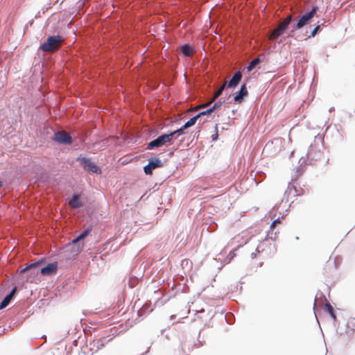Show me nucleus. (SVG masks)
<instances>
[{
	"label": "nucleus",
	"instance_id": "7c9ffc66",
	"mask_svg": "<svg viewBox=\"0 0 355 355\" xmlns=\"http://www.w3.org/2000/svg\"><path fill=\"white\" fill-rule=\"evenodd\" d=\"M105 338H99L96 342V345H97L96 349H98L101 347H103L105 345Z\"/></svg>",
	"mask_w": 355,
	"mask_h": 355
},
{
	"label": "nucleus",
	"instance_id": "bb28decb",
	"mask_svg": "<svg viewBox=\"0 0 355 355\" xmlns=\"http://www.w3.org/2000/svg\"><path fill=\"white\" fill-rule=\"evenodd\" d=\"M227 87V82H225L220 87L219 89L216 91L215 95H214V98H218L219 96H220L223 92V90L225 89V88Z\"/></svg>",
	"mask_w": 355,
	"mask_h": 355
},
{
	"label": "nucleus",
	"instance_id": "b1692460",
	"mask_svg": "<svg viewBox=\"0 0 355 355\" xmlns=\"http://www.w3.org/2000/svg\"><path fill=\"white\" fill-rule=\"evenodd\" d=\"M32 269H34L31 262L28 263V264H26L22 268L20 269V270L19 271V272L20 274H24Z\"/></svg>",
	"mask_w": 355,
	"mask_h": 355
},
{
	"label": "nucleus",
	"instance_id": "aec40b11",
	"mask_svg": "<svg viewBox=\"0 0 355 355\" xmlns=\"http://www.w3.org/2000/svg\"><path fill=\"white\" fill-rule=\"evenodd\" d=\"M226 102L225 100L223 101H218L217 102H216L211 107H210L211 108V110L212 111V112H217L220 107L221 106L225 104Z\"/></svg>",
	"mask_w": 355,
	"mask_h": 355
},
{
	"label": "nucleus",
	"instance_id": "7ed1b4c3",
	"mask_svg": "<svg viewBox=\"0 0 355 355\" xmlns=\"http://www.w3.org/2000/svg\"><path fill=\"white\" fill-rule=\"evenodd\" d=\"M76 161L80 164L84 171L89 173L101 174L102 171L94 162L91 160V158L83 157L82 155L76 158Z\"/></svg>",
	"mask_w": 355,
	"mask_h": 355
},
{
	"label": "nucleus",
	"instance_id": "c85d7f7f",
	"mask_svg": "<svg viewBox=\"0 0 355 355\" xmlns=\"http://www.w3.org/2000/svg\"><path fill=\"white\" fill-rule=\"evenodd\" d=\"M318 9L319 8L318 6H313L311 8V10L307 12L306 14L309 15L313 19V17L316 15Z\"/></svg>",
	"mask_w": 355,
	"mask_h": 355
},
{
	"label": "nucleus",
	"instance_id": "a211bd4d",
	"mask_svg": "<svg viewBox=\"0 0 355 355\" xmlns=\"http://www.w3.org/2000/svg\"><path fill=\"white\" fill-rule=\"evenodd\" d=\"M324 309L329 313V315L333 319V320L335 321L336 320V313L334 310L333 306L327 301H326L325 302Z\"/></svg>",
	"mask_w": 355,
	"mask_h": 355
},
{
	"label": "nucleus",
	"instance_id": "58836bf2",
	"mask_svg": "<svg viewBox=\"0 0 355 355\" xmlns=\"http://www.w3.org/2000/svg\"><path fill=\"white\" fill-rule=\"evenodd\" d=\"M334 110V107H331L329 108V112H331Z\"/></svg>",
	"mask_w": 355,
	"mask_h": 355
},
{
	"label": "nucleus",
	"instance_id": "9b49d317",
	"mask_svg": "<svg viewBox=\"0 0 355 355\" xmlns=\"http://www.w3.org/2000/svg\"><path fill=\"white\" fill-rule=\"evenodd\" d=\"M18 288L17 286H15L10 293L7 294L4 298L2 300V301L0 302V310L6 308L10 302L11 301L15 298V297L17 295Z\"/></svg>",
	"mask_w": 355,
	"mask_h": 355
},
{
	"label": "nucleus",
	"instance_id": "ddd939ff",
	"mask_svg": "<svg viewBox=\"0 0 355 355\" xmlns=\"http://www.w3.org/2000/svg\"><path fill=\"white\" fill-rule=\"evenodd\" d=\"M292 21L293 17L291 16H288V17H286L276 28V34L278 36L282 35L288 30Z\"/></svg>",
	"mask_w": 355,
	"mask_h": 355
},
{
	"label": "nucleus",
	"instance_id": "393cba45",
	"mask_svg": "<svg viewBox=\"0 0 355 355\" xmlns=\"http://www.w3.org/2000/svg\"><path fill=\"white\" fill-rule=\"evenodd\" d=\"M212 113V111L211 110V108H208L206 110H204V111H202V112H198L196 116L198 118V119L202 116H209Z\"/></svg>",
	"mask_w": 355,
	"mask_h": 355
},
{
	"label": "nucleus",
	"instance_id": "0eeeda50",
	"mask_svg": "<svg viewBox=\"0 0 355 355\" xmlns=\"http://www.w3.org/2000/svg\"><path fill=\"white\" fill-rule=\"evenodd\" d=\"M166 139L165 135L163 133L158 136L157 138L153 139L147 144L148 150H153L155 148L161 147L164 145L168 144V142L166 141Z\"/></svg>",
	"mask_w": 355,
	"mask_h": 355
},
{
	"label": "nucleus",
	"instance_id": "c9c22d12",
	"mask_svg": "<svg viewBox=\"0 0 355 355\" xmlns=\"http://www.w3.org/2000/svg\"><path fill=\"white\" fill-rule=\"evenodd\" d=\"M225 320H226L227 323L232 324V321L229 320L227 315H225Z\"/></svg>",
	"mask_w": 355,
	"mask_h": 355
},
{
	"label": "nucleus",
	"instance_id": "f03ea898",
	"mask_svg": "<svg viewBox=\"0 0 355 355\" xmlns=\"http://www.w3.org/2000/svg\"><path fill=\"white\" fill-rule=\"evenodd\" d=\"M314 142L320 143V145L316 147V144H311L307 150L306 156L309 160V163L311 164L313 161L317 160L321 156V148L323 147V137L320 134L315 136Z\"/></svg>",
	"mask_w": 355,
	"mask_h": 355
},
{
	"label": "nucleus",
	"instance_id": "a878e982",
	"mask_svg": "<svg viewBox=\"0 0 355 355\" xmlns=\"http://www.w3.org/2000/svg\"><path fill=\"white\" fill-rule=\"evenodd\" d=\"M321 31V28L320 25H316L314 28L311 31L310 35H309V37H313Z\"/></svg>",
	"mask_w": 355,
	"mask_h": 355
},
{
	"label": "nucleus",
	"instance_id": "5701e85b",
	"mask_svg": "<svg viewBox=\"0 0 355 355\" xmlns=\"http://www.w3.org/2000/svg\"><path fill=\"white\" fill-rule=\"evenodd\" d=\"M164 134L165 135L166 139H167L166 141L168 142V144H172L174 135H175L173 131H168V132Z\"/></svg>",
	"mask_w": 355,
	"mask_h": 355
},
{
	"label": "nucleus",
	"instance_id": "ea45409f",
	"mask_svg": "<svg viewBox=\"0 0 355 355\" xmlns=\"http://www.w3.org/2000/svg\"><path fill=\"white\" fill-rule=\"evenodd\" d=\"M176 315H171V319H173V318H175Z\"/></svg>",
	"mask_w": 355,
	"mask_h": 355
},
{
	"label": "nucleus",
	"instance_id": "6ab92c4d",
	"mask_svg": "<svg viewBox=\"0 0 355 355\" xmlns=\"http://www.w3.org/2000/svg\"><path fill=\"white\" fill-rule=\"evenodd\" d=\"M197 120H198V118L195 115L194 116L191 117L189 120H188L187 121H186L184 123L183 128L187 129V128L193 126V125H195Z\"/></svg>",
	"mask_w": 355,
	"mask_h": 355
},
{
	"label": "nucleus",
	"instance_id": "f8f14e48",
	"mask_svg": "<svg viewBox=\"0 0 355 355\" xmlns=\"http://www.w3.org/2000/svg\"><path fill=\"white\" fill-rule=\"evenodd\" d=\"M241 79L242 72L239 70L232 75L229 82H227V87L230 89L236 88L241 81Z\"/></svg>",
	"mask_w": 355,
	"mask_h": 355
},
{
	"label": "nucleus",
	"instance_id": "a19ab883",
	"mask_svg": "<svg viewBox=\"0 0 355 355\" xmlns=\"http://www.w3.org/2000/svg\"><path fill=\"white\" fill-rule=\"evenodd\" d=\"M3 186V182L0 180V188Z\"/></svg>",
	"mask_w": 355,
	"mask_h": 355
},
{
	"label": "nucleus",
	"instance_id": "f3484780",
	"mask_svg": "<svg viewBox=\"0 0 355 355\" xmlns=\"http://www.w3.org/2000/svg\"><path fill=\"white\" fill-rule=\"evenodd\" d=\"M262 62L260 57L256 58L252 60L249 64L246 67V69L248 72L252 71L254 68L257 67Z\"/></svg>",
	"mask_w": 355,
	"mask_h": 355
},
{
	"label": "nucleus",
	"instance_id": "2eb2a0df",
	"mask_svg": "<svg viewBox=\"0 0 355 355\" xmlns=\"http://www.w3.org/2000/svg\"><path fill=\"white\" fill-rule=\"evenodd\" d=\"M81 195L78 193H73L69 200V204L73 209H80L84 204L80 200Z\"/></svg>",
	"mask_w": 355,
	"mask_h": 355
},
{
	"label": "nucleus",
	"instance_id": "473e14b6",
	"mask_svg": "<svg viewBox=\"0 0 355 355\" xmlns=\"http://www.w3.org/2000/svg\"><path fill=\"white\" fill-rule=\"evenodd\" d=\"M279 222H280V218H277L276 220H275L272 223V224H271V225H270V228H272V227L275 225V224H276V223H279Z\"/></svg>",
	"mask_w": 355,
	"mask_h": 355
},
{
	"label": "nucleus",
	"instance_id": "cd10ccee",
	"mask_svg": "<svg viewBox=\"0 0 355 355\" xmlns=\"http://www.w3.org/2000/svg\"><path fill=\"white\" fill-rule=\"evenodd\" d=\"M44 261H45L44 259L41 258V259H35L33 261L31 262V263H32L33 268H35L39 267L42 264H43L44 263Z\"/></svg>",
	"mask_w": 355,
	"mask_h": 355
},
{
	"label": "nucleus",
	"instance_id": "2f4dec72",
	"mask_svg": "<svg viewBox=\"0 0 355 355\" xmlns=\"http://www.w3.org/2000/svg\"><path fill=\"white\" fill-rule=\"evenodd\" d=\"M184 130H186V128H183V125H182L180 128H178L177 130H173V132H174L175 135H178V136H181V135H184Z\"/></svg>",
	"mask_w": 355,
	"mask_h": 355
},
{
	"label": "nucleus",
	"instance_id": "dca6fc26",
	"mask_svg": "<svg viewBox=\"0 0 355 355\" xmlns=\"http://www.w3.org/2000/svg\"><path fill=\"white\" fill-rule=\"evenodd\" d=\"M193 48L189 44H184L181 46V51L184 56H191L193 53Z\"/></svg>",
	"mask_w": 355,
	"mask_h": 355
},
{
	"label": "nucleus",
	"instance_id": "c756f323",
	"mask_svg": "<svg viewBox=\"0 0 355 355\" xmlns=\"http://www.w3.org/2000/svg\"><path fill=\"white\" fill-rule=\"evenodd\" d=\"M218 138V124H216L215 128H214V134H213L211 137L212 141H216Z\"/></svg>",
	"mask_w": 355,
	"mask_h": 355
},
{
	"label": "nucleus",
	"instance_id": "412c9836",
	"mask_svg": "<svg viewBox=\"0 0 355 355\" xmlns=\"http://www.w3.org/2000/svg\"><path fill=\"white\" fill-rule=\"evenodd\" d=\"M97 349L95 350L96 352ZM94 351L92 348H89L87 346H84L81 347V353L84 355H92Z\"/></svg>",
	"mask_w": 355,
	"mask_h": 355
},
{
	"label": "nucleus",
	"instance_id": "9d476101",
	"mask_svg": "<svg viewBox=\"0 0 355 355\" xmlns=\"http://www.w3.org/2000/svg\"><path fill=\"white\" fill-rule=\"evenodd\" d=\"M58 270V262L53 261L47 263L40 270V274L44 276H49L56 273Z\"/></svg>",
	"mask_w": 355,
	"mask_h": 355
},
{
	"label": "nucleus",
	"instance_id": "37998d69",
	"mask_svg": "<svg viewBox=\"0 0 355 355\" xmlns=\"http://www.w3.org/2000/svg\"><path fill=\"white\" fill-rule=\"evenodd\" d=\"M315 302L313 304V308H315Z\"/></svg>",
	"mask_w": 355,
	"mask_h": 355
},
{
	"label": "nucleus",
	"instance_id": "20e7f679",
	"mask_svg": "<svg viewBox=\"0 0 355 355\" xmlns=\"http://www.w3.org/2000/svg\"><path fill=\"white\" fill-rule=\"evenodd\" d=\"M92 230V227L91 226L88 227L73 239L71 244L73 245V248H76V250H73V251L79 252L81 250L84 245L83 240L91 233Z\"/></svg>",
	"mask_w": 355,
	"mask_h": 355
},
{
	"label": "nucleus",
	"instance_id": "f257e3e1",
	"mask_svg": "<svg viewBox=\"0 0 355 355\" xmlns=\"http://www.w3.org/2000/svg\"><path fill=\"white\" fill-rule=\"evenodd\" d=\"M64 38L60 35H49L46 40L42 43L38 51L43 52H53L58 51L64 44Z\"/></svg>",
	"mask_w": 355,
	"mask_h": 355
},
{
	"label": "nucleus",
	"instance_id": "6e6552de",
	"mask_svg": "<svg viewBox=\"0 0 355 355\" xmlns=\"http://www.w3.org/2000/svg\"><path fill=\"white\" fill-rule=\"evenodd\" d=\"M248 91L247 89L246 84L243 83L241 85L240 89L237 91L234 96V101L236 103H241L245 98L248 96Z\"/></svg>",
	"mask_w": 355,
	"mask_h": 355
},
{
	"label": "nucleus",
	"instance_id": "79ce46f5",
	"mask_svg": "<svg viewBox=\"0 0 355 355\" xmlns=\"http://www.w3.org/2000/svg\"><path fill=\"white\" fill-rule=\"evenodd\" d=\"M256 252H259V247H257V248H256Z\"/></svg>",
	"mask_w": 355,
	"mask_h": 355
},
{
	"label": "nucleus",
	"instance_id": "f704fd0d",
	"mask_svg": "<svg viewBox=\"0 0 355 355\" xmlns=\"http://www.w3.org/2000/svg\"><path fill=\"white\" fill-rule=\"evenodd\" d=\"M305 162H306V161H305V159H304V157H302L300 159V160H299V163H301V166H302V164H303L304 163H305Z\"/></svg>",
	"mask_w": 355,
	"mask_h": 355
},
{
	"label": "nucleus",
	"instance_id": "4468645a",
	"mask_svg": "<svg viewBox=\"0 0 355 355\" xmlns=\"http://www.w3.org/2000/svg\"><path fill=\"white\" fill-rule=\"evenodd\" d=\"M301 193H300L296 189L295 186L293 185L292 183H288L287 189L285 191L283 198V201L286 200L288 202L290 198V196H292V197H295L297 196H300Z\"/></svg>",
	"mask_w": 355,
	"mask_h": 355
},
{
	"label": "nucleus",
	"instance_id": "1a4fd4ad",
	"mask_svg": "<svg viewBox=\"0 0 355 355\" xmlns=\"http://www.w3.org/2000/svg\"><path fill=\"white\" fill-rule=\"evenodd\" d=\"M311 20L312 18L309 15L306 13L304 14L300 17L297 23L293 25V30L291 32H293L295 30H300L307 26L311 23Z\"/></svg>",
	"mask_w": 355,
	"mask_h": 355
},
{
	"label": "nucleus",
	"instance_id": "4be33fe9",
	"mask_svg": "<svg viewBox=\"0 0 355 355\" xmlns=\"http://www.w3.org/2000/svg\"><path fill=\"white\" fill-rule=\"evenodd\" d=\"M88 0H79L77 2V8H78V12H83L84 8L87 5Z\"/></svg>",
	"mask_w": 355,
	"mask_h": 355
},
{
	"label": "nucleus",
	"instance_id": "39448f33",
	"mask_svg": "<svg viewBox=\"0 0 355 355\" xmlns=\"http://www.w3.org/2000/svg\"><path fill=\"white\" fill-rule=\"evenodd\" d=\"M52 140L61 145H71L73 142L70 134L65 131L55 132Z\"/></svg>",
	"mask_w": 355,
	"mask_h": 355
},
{
	"label": "nucleus",
	"instance_id": "423d86ee",
	"mask_svg": "<svg viewBox=\"0 0 355 355\" xmlns=\"http://www.w3.org/2000/svg\"><path fill=\"white\" fill-rule=\"evenodd\" d=\"M148 161V164L144 166V171L147 175H152L155 168H161L164 166V162L157 157H150Z\"/></svg>",
	"mask_w": 355,
	"mask_h": 355
},
{
	"label": "nucleus",
	"instance_id": "e433bc0d",
	"mask_svg": "<svg viewBox=\"0 0 355 355\" xmlns=\"http://www.w3.org/2000/svg\"><path fill=\"white\" fill-rule=\"evenodd\" d=\"M318 295L324 297L323 293H322L321 291H320L318 292V293H317V295H316V296H315V298H316Z\"/></svg>",
	"mask_w": 355,
	"mask_h": 355
},
{
	"label": "nucleus",
	"instance_id": "4c0bfd02",
	"mask_svg": "<svg viewBox=\"0 0 355 355\" xmlns=\"http://www.w3.org/2000/svg\"><path fill=\"white\" fill-rule=\"evenodd\" d=\"M256 256H257V252H252L251 254V258L252 259H254L256 257Z\"/></svg>",
	"mask_w": 355,
	"mask_h": 355
},
{
	"label": "nucleus",
	"instance_id": "72a5a7b5",
	"mask_svg": "<svg viewBox=\"0 0 355 355\" xmlns=\"http://www.w3.org/2000/svg\"><path fill=\"white\" fill-rule=\"evenodd\" d=\"M234 257V254H232V252H230L228 256L226 258V261L228 260V262H230L231 261V259L233 258Z\"/></svg>",
	"mask_w": 355,
	"mask_h": 355
}]
</instances>
